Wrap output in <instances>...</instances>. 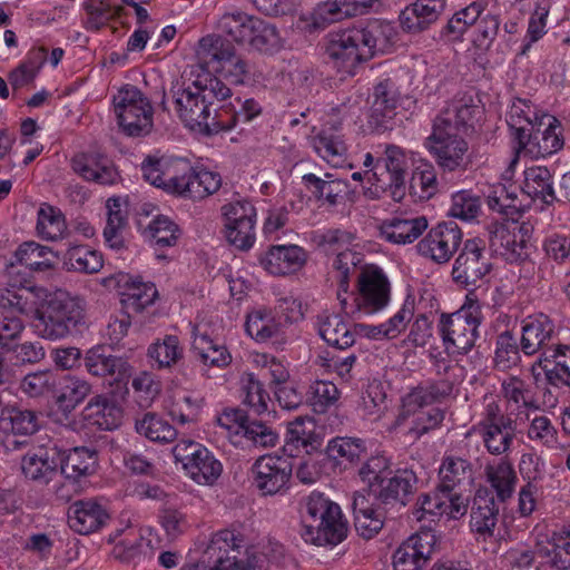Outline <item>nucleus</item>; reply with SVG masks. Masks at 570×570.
Returning a JSON list of instances; mask_svg holds the SVG:
<instances>
[{
    "label": "nucleus",
    "mask_w": 570,
    "mask_h": 570,
    "mask_svg": "<svg viewBox=\"0 0 570 570\" xmlns=\"http://www.w3.org/2000/svg\"><path fill=\"white\" fill-rule=\"evenodd\" d=\"M563 137L561 134V125L559 120L551 115H540L539 124L532 128L525 138L517 140L514 147V155L511 158L508 169L504 173L507 178H511L514 168L519 163L520 154L530 157L531 159H540L551 156L563 147Z\"/></svg>",
    "instance_id": "obj_10"
},
{
    "label": "nucleus",
    "mask_w": 570,
    "mask_h": 570,
    "mask_svg": "<svg viewBox=\"0 0 570 570\" xmlns=\"http://www.w3.org/2000/svg\"><path fill=\"white\" fill-rule=\"evenodd\" d=\"M485 475L488 482L495 490L501 500H505L512 495L517 482V474L509 461L500 459L499 461L488 464L485 466Z\"/></svg>",
    "instance_id": "obj_53"
},
{
    "label": "nucleus",
    "mask_w": 570,
    "mask_h": 570,
    "mask_svg": "<svg viewBox=\"0 0 570 570\" xmlns=\"http://www.w3.org/2000/svg\"><path fill=\"white\" fill-rule=\"evenodd\" d=\"M493 361L500 371L512 368L520 362L519 345L511 332L504 331L497 336Z\"/></svg>",
    "instance_id": "obj_62"
},
{
    "label": "nucleus",
    "mask_w": 570,
    "mask_h": 570,
    "mask_svg": "<svg viewBox=\"0 0 570 570\" xmlns=\"http://www.w3.org/2000/svg\"><path fill=\"white\" fill-rule=\"evenodd\" d=\"M176 462L199 485H214L223 472V464L204 445L194 441H179L173 449Z\"/></svg>",
    "instance_id": "obj_12"
},
{
    "label": "nucleus",
    "mask_w": 570,
    "mask_h": 570,
    "mask_svg": "<svg viewBox=\"0 0 570 570\" xmlns=\"http://www.w3.org/2000/svg\"><path fill=\"white\" fill-rule=\"evenodd\" d=\"M490 245L507 259H517L523 255V240H518L517 235L504 225L495 226L494 230L491 232Z\"/></svg>",
    "instance_id": "obj_64"
},
{
    "label": "nucleus",
    "mask_w": 570,
    "mask_h": 570,
    "mask_svg": "<svg viewBox=\"0 0 570 570\" xmlns=\"http://www.w3.org/2000/svg\"><path fill=\"white\" fill-rule=\"evenodd\" d=\"M514 3L519 11L529 14L527 33L520 49V55L524 56L529 52L531 46L548 32L551 1L514 0Z\"/></svg>",
    "instance_id": "obj_31"
},
{
    "label": "nucleus",
    "mask_w": 570,
    "mask_h": 570,
    "mask_svg": "<svg viewBox=\"0 0 570 570\" xmlns=\"http://www.w3.org/2000/svg\"><path fill=\"white\" fill-rule=\"evenodd\" d=\"M144 233L160 248L175 246L181 234L178 225L165 215L153 218Z\"/></svg>",
    "instance_id": "obj_59"
},
{
    "label": "nucleus",
    "mask_w": 570,
    "mask_h": 570,
    "mask_svg": "<svg viewBox=\"0 0 570 570\" xmlns=\"http://www.w3.org/2000/svg\"><path fill=\"white\" fill-rule=\"evenodd\" d=\"M462 230L454 222L439 223L417 243V253L436 264L448 263L462 243Z\"/></svg>",
    "instance_id": "obj_17"
},
{
    "label": "nucleus",
    "mask_w": 570,
    "mask_h": 570,
    "mask_svg": "<svg viewBox=\"0 0 570 570\" xmlns=\"http://www.w3.org/2000/svg\"><path fill=\"white\" fill-rule=\"evenodd\" d=\"M39 430L36 412L17 405H6L0 412V435L9 450L17 449L21 442L14 438L29 436Z\"/></svg>",
    "instance_id": "obj_19"
},
{
    "label": "nucleus",
    "mask_w": 570,
    "mask_h": 570,
    "mask_svg": "<svg viewBox=\"0 0 570 570\" xmlns=\"http://www.w3.org/2000/svg\"><path fill=\"white\" fill-rule=\"evenodd\" d=\"M71 167L82 179L99 185H112L119 177L110 160L98 154H78L71 159Z\"/></svg>",
    "instance_id": "obj_33"
},
{
    "label": "nucleus",
    "mask_w": 570,
    "mask_h": 570,
    "mask_svg": "<svg viewBox=\"0 0 570 570\" xmlns=\"http://www.w3.org/2000/svg\"><path fill=\"white\" fill-rule=\"evenodd\" d=\"M481 112V108L474 104L472 97L463 96L452 100L443 108L433 124L465 135L470 128H473L474 121Z\"/></svg>",
    "instance_id": "obj_28"
},
{
    "label": "nucleus",
    "mask_w": 570,
    "mask_h": 570,
    "mask_svg": "<svg viewBox=\"0 0 570 570\" xmlns=\"http://www.w3.org/2000/svg\"><path fill=\"white\" fill-rule=\"evenodd\" d=\"M491 271L490 258L480 239H468L454 261L453 281L464 288L479 287Z\"/></svg>",
    "instance_id": "obj_16"
},
{
    "label": "nucleus",
    "mask_w": 570,
    "mask_h": 570,
    "mask_svg": "<svg viewBox=\"0 0 570 570\" xmlns=\"http://www.w3.org/2000/svg\"><path fill=\"white\" fill-rule=\"evenodd\" d=\"M158 297L155 284L132 278L126 283V291L122 292L121 302L128 311L142 312L153 305Z\"/></svg>",
    "instance_id": "obj_50"
},
{
    "label": "nucleus",
    "mask_w": 570,
    "mask_h": 570,
    "mask_svg": "<svg viewBox=\"0 0 570 570\" xmlns=\"http://www.w3.org/2000/svg\"><path fill=\"white\" fill-rule=\"evenodd\" d=\"M534 548L542 566L554 570L570 569V532L538 531Z\"/></svg>",
    "instance_id": "obj_23"
},
{
    "label": "nucleus",
    "mask_w": 570,
    "mask_h": 570,
    "mask_svg": "<svg viewBox=\"0 0 570 570\" xmlns=\"http://www.w3.org/2000/svg\"><path fill=\"white\" fill-rule=\"evenodd\" d=\"M471 464L462 458L446 456L439 469L440 483L435 490L417 498L420 507L417 515L422 520L425 514L459 520L466 514L469 498L456 491L461 484L470 481Z\"/></svg>",
    "instance_id": "obj_3"
},
{
    "label": "nucleus",
    "mask_w": 570,
    "mask_h": 570,
    "mask_svg": "<svg viewBox=\"0 0 570 570\" xmlns=\"http://www.w3.org/2000/svg\"><path fill=\"white\" fill-rule=\"evenodd\" d=\"M472 431L482 439L484 448L493 455L508 452L514 439L511 422L493 425L475 424Z\"/></svg>",
    "instance_id": "obj_46"
},
{
    "label": "nucleus",
    "mask_w": 570,
    "mask_h": 570,
    "mask_svg": "<svg viewBox=\"0 0 570 570\" xmlns=\"http://www.w3.org/2000/svg\"><path fill=\"white\" fill-rule=\"evenodd\" d=\"M292 473V460L281 455H262L250 468L253 485L264 497L285 493Z\"/></svg>",
    "instance_id": "obj_15"
},
{
    "label": "nucleus",
    "mask_w": 570,
    "mask_h": 570,
    "mask_svg": "<svg viewBox=\"0 0 570 570\" xmlns=\"http://www.w3.org/2000/svg\"><path fill=\"white\" fill-rule=\"evenodd\" d=\"M65 265L69 271L95 274L104 267V258L88 246H72L65 254Z\"/></svg>",
    "instance_id": "obj_55"
},
{
    "label": "nucleus",
    "mask_w": 570,
    "mask_h": 570,
    "mask_svg": "<svg viewBox=\"0 0 570 570\" xmlns=\"http://www.w3.org/2000/svg\"><path fill=\"white\" fill-rule=\"evenodd\" d=\"M18 263L33 272H46L53 268L56 255L51 248L36 242H26L16 250Z\"/></svg>",
    "instance_id": "obj_51"
},
{
    "label": "nucleus",
    "mask_w": 570,
    "mask_h": 570,
    "mask_svg": "<svg viewBox=\"0 0 570 570\" xmlns=\"http://www.w3.org/2000/svg\"><path fill=\"white\" fill-rule=\"evenodd\" d=\"M301 518V535L307 543L338 544L346 538L347 521L340 505L321 492L314 491L304 499Z\"/></svg>",
    "instance_id": "obj_6"
},
{
    "label": "nucleus",
    "mask_w": 570,
    "mask_h": 570,
    "mask_svg": "<svg viewBox=\"0 0 570 570\" xmlns=\"http://www.w3.org/2000/svg\"><path fill=\"white\" fill-rule=\"evenodd\" d=\"M522 193L533 200L550 205L556 200L552 175L547 167L532 166L524 171Z\"/></svg>",
    "instance_id": "obj_42"
},
{
    "label": "nucleus",
    "mask_w": 570,
    "mask_h": 570,
    "mask_svg": "<svg viewBox=\"0 0 570 570\" xmlns=\"http://www.w3.org/2000/svg\"><path fill=\"white\" fill-rule=\"evenodd\" d=\"M53 397L57 405L67 412L75 410L91 393V384L82 377L67 374L58 375Z\"/></svg>",
    "instance_id": "obj_39"
},
{
    "label": "nucleus",
    "mask_w": 570,
    "mask_h": 570,
    "mask_svg": "<svg viewBox=\"0 0 570 570\" xmlns=\"http://www.w3.org/2000/svg\"><path fill=\"white\" fill-rule=\"evenodd\" d=\"M306 262V250L297 245L271 246L261 258L264 269L276 276L295 274L305 266Z\"/></svg>",
    "instance_id": "obj_26"
},
{
    "label": "nucleus",
    "mask_w": 570,
    "mask_h": 570,
    "mask_svg": "<svg viewBox=\"0 0 570 570\" xmlns=\"http://www.w3.org/2000/svg\"><path fill=\"white\" fill-rule=\"evenodd\" d=\"M37 234L46 240H59L67 234V223L60 209L42 204L38 210Z\"/></svg>",
    "instance_id": "obj_52"
},
{
    "label": "nucleus",
    "mask_w": 570,
    "mask_h": 570,
    "mask_svg": "<svg viewBox=\"0 0 570 570\" xmlns=\"http://www.w3.org/2000/svg\"><path fill=\"white\" fill-rule=\"evenodd\" d=\"M83 9L87 13L83 27L89 31L99 30L120 11V8L114 7L110 0H86Z\"/></svg>",
    "instance_id": "obj_63"
},
{
    "label": "nucleus",
    "mask_w": 570,
    "mask_h": 570,
    "mask_svg": "<svg viewBox=\"0 0 570 570\" xmlns=\"http://www.w3.org/2000/svg\"><path fill=\"white\" fill-rule=\"evenodd\" d=\"M85 413L86 417L101 430H112L120 424V410L101 396L91 400L85 407Z\"/></svg>",
    "instance_id": "obj_58"
},
{
    "label": "nucleus",
    "mask_w": 570,
    "mask_h": 570,
    "mask_svg": "<svg viewBox=\"0 0 570 570\" xmlns=\"http://www.w3.org/2000/svg\"><path fill=\"white\" fill-rule=\"evenodd\" d=\"M498 521V507L494 498L488 493L478 492L474 497L470 527L471 530L480 535L487 537L493 533Z\"/></svg>",
    "instance_id": "obj_41"
},
{
    "label": "nucleus",
    "mask_w": 570,
    "mask_h": 570,
    "mask_svg": "<svg viewBox=\"0 0 570 570\" xmlns=\"http://www.w3.org/2000/svg\"><path fill=\"white\" fill-rule=\"evenodd\" d=\"M443 370L445 374L444 377H440L426 385L417 386L403 396V411L407 413L414 412L415 409L438 402L453 392L458 382L454 376L449 374L452 367L444 364Z\"/></svg>",
    "instance_id": "obj_29"
},
{
    "label": "nucleus",
    "mask_w": 570,
    "mask_h": 570,
    "mask_svg": "<svg viewBox=\"0 0 570 570\" xmlns=\"http://www.w3.org/2000/svg\"><path fill=\"white\" fill-rule=\"evenodd\" d=\"M191 168L187 159L173 156L148 157L141 164L142 176L147 181L179 196L186 193L185 185L188 183Z\"/></svg>",
    "instance_id": "obj_13"
},
{
    "label": "nucleus",
    "mask_w": 570,
    "mask_h": 570,
    "mask_svg": "<svg viewBox=\"0 0 570 570\" xmlns=\"http://www.w3.org/2000/svg\"><path fill=\"white\" fill-rule=\"evenodd\" d=\"M59 463L55 445H38L30 449L21 459L23 475L35 482L47 484L57 475Z\"/></svg>",
    "instance_id": "obj_25"
},
{
    "label": "nucleus",
    "mask_w": 570,
    "mask_h": 570,
    "mask_svg": "<svg viewBox=\"0 0 570 570\" xmlns=\"http://www.w3.org/2000/svg\"><path fill=\"white\" fill-rule=\"evenodd\" d=\"M392 28L373 21L366 27H353L331 33L325 52L333 66L346 75H354L361 61L368 60L384 49Z\"/></svg>",
    "instance_id": "obj_2"
},
{
    "label": "nucleus",
    "mask_w": 570,
    "mask_h": 570,
    "mask_svg": "<svg viewBox=\"0 0 570 570\" xmlns=\"http://www.w3.org/2000/svg\"><path fill=\"white\" fill-rule=\"evenodd\" d=\"M541 355L547 381L553 386L570 389V345L557 344Z\"/></svg>",
    "instance_id": "obj_38"
},
{
    "label": "nucleus",
    "mask_w": 570,
    "mask_h": 570,
    "mask_svg": "<svg viewBox=\"0 0 570 570\" xmlns=\"http://www.w3.org/2000/svg\"><path fill=\"white\" fill-rule=\"evenodd\" d=\"M36 328L40 337L49 341L65 340L86 323V303L66 291L47 289L37 314Z\"/></svg>",
    "instance_id": "obj_4"
},
{
    "label": "nucleus",
    "mask_w": 570,
    "mask_h": 570,
    "mask_svg": "<svg viewBox=\"0 0 570 570\" xmlns=\"http://www.w3.org/2000/svg\"><path fill=\"white\" fill-rule=\"evenodd\" d=\"M58 383V375L53 371L41 370L24 375L19 386L23 394L37 399L53 395Z\"/></svg>",
    "instance_id": "obj_57"
},
{
    "label": "nucleus",
    "mask_w": 570,
    "mask_h": 570,
    "mask_svg": "<svg viewBox=\"0 0 570 570\" xmlns=\"http://www.w3.org/2000/svg\"><path fill=\"white\" fill-rule=\"evenodd\" d=\"M425 146L433 155L436 164L448 171L465 169L470 163L469 144L456 131L433 124L432 132Z\"/></svg>",
    "instance_id": "obj_14"
},
{
    "label": "nucleus",
    "mask_w": 570,
    "mask_h": 570,
    "mask_svg": "<svg viewBox=\"0 0 570 570\" xmlns=\"http://www.w3.org/2000/svg\"><path fill=\"white\" fill-rule=\"evenodd\" d=\"M428 227L429 222L425 216L402 213L384 219L379 230L385 242L407 245L419 239Z\"/></svg>",
    "instance_id": "obj_22"
},
{
    "label": "nucleus",
    "mask_w": 570,
    "mask_h": 570,
    "mask_svg": "<svg viewBox=\"0 0 570 570\" xmlns=\"http://www.w3.org/2000/svg\"><path fill=\"white\" fill-rule=\"evenodd\" d=\"M83 362L88 373L94 376H110L116 382H122L131 375L130 364L125 358L110 354L104 345L89 348Z\"/></svg>",
    "instance_id": "obj_27"
},
{
    "label": "nucleus",
    "mask_w": 570,
    "mask_h": 570,
    "mask_svg": "<svg viewBox=\"0 0 570 570\" xmlns=\"http://www.w3.org/2000/svg\"><path fill=\"white\" fill-rule=\"evenodd\" d=\"M416 481L413 471L397 470L393 476L380 480L377 499L384 504L405 505L407 498L414 491Z\"/></svg>",
    "instance_id": "obj_37"
},
{
    "label": "nucleus",
    "mask_w": 570,
    "mask_h": 570,
    "mask_svg": "<svg viewBox=\"0 0 570 570\" xmlns=\"http://www.w3.org/2000/svg\"><path fill=\"white\" fill-rule=\"evenodd\" d=\"M135 429L138 434L153 442L169 443L177 436L176 429L156 413H146L136 421Z\"/></svg>",
    "instance_id": "obj_54"
},
{
    "label": "nucleus",
    "mask_w": 570,
    "mask_h": 570,
    "mask_svg": "<svg viewBox=\"0 0 570 570\" xmlns=\"http://www.w3.org/2000/svg\"><path fill=\"white\" fill-rule=\"evenodd\" d=\"M282 327L283 323L265 307L253 309L246 316L245 330L252 338L259 343L279 336Z\"/></svg>",
    "instance_id": "obj_43"
},
{
    "label": "nucleus",
    "mask_w": 570,
    "mask_h": 570,
    "mask_svg": "<svg viewBox=\"0 0 570 570\" xmlns=\"http://www.w3.org/2000/svg\"><path fill=\"white\" fill-rule=\"evenodd\" d=\"M373 1L328 0L316 6L325 28L348 17L368 12Z\"/></svg>",
    "instance_id": "obj_47"
},
{
    "label": "nucleus",
    "mask_w": 570,
    "mask_h": 570,
    "mask_svg": "<svg viewBox=\"0 0 570 570\" xmlns=\"http://www.w3.org/2000/svg\"><path fill=\"white\" fill-rule=\"evenodd\" d=\"M212 562L196 564L198 570H255L257 557L245 543L244 535L232 529L215 532L205 550Z\"/></svg>",
    "instance_id": "obj_8"
},
{
    "label": "nucleus",
    "mask_w": 570,
    "mask_h": 570,
    "mask_svg": "<svg viewBox=\"0 0 570 570\" xmlns=\"http://www.w3.org/2000/svg\"><path fill=\"white\" fill-rule=\"evenodd\" d=\"M444 8L445 0H416L401 12V24L409 32L422 31L439 19Z\"/></svg>",
    "instance_id": "obj_35"
},
{
    "label": "nucleus",
    "mask_w": 570,
    "mask_h": 570,
    "mask_svg": "<svg viewBox=\"0 0 570 570\" xmlns=\"http://www.w3.org/2000/svg\"><path fill=\"white\" fill-rule=\"evenodd\" d=\"M47 297V288L27 279L10 278L0 286V309L17 314L37 316L40 305Z\"/></svg>",
    "instance_id": "obj_18"
},
{
    "label": "nucleus",
    "mask_w": 570,
    "mask_h": 570,
    "mask_svg": "<svg viewBox=\"0 0 570 570\" xmlns=\"http://www.w3.org/2000/svg\"><path fill=\"white\" fill-rule=\"evenodd\" d=\"M303 181L317 199H324L331 206L340 204L348 188L346 180L335 178L332 174H325V178L306 174Z\"/></svg>",
    "instance_id": "obj_44"
},
{
    "label": "nucleus",
    "mask_w": 570,
    "mask_h": 570,
    "mask_svg": "<svg viewBox=\"0 0 570 570\" xmlns=\"http://www.w3.org/2000/svg\"><path fill=\"white\" fill-rule=\"evenodd\" d=\"M232 90L222 79L209 76L196 80L175 94V108L181 121L193 131L216 135L233 128L232 121L224 120V111L218 112L216 101L230 98Z\"/></svg>",
    "instance_id": "obj_1"
},
{
    "label": "nucleus",
    "mask_w": 570,
    "mask_h": 570,
    "mask_svg": "<svg viewBox=\"0 0 570 570\" xmlns=\"http://www.w3.org/2000/svg\"><path fill=\"white\" fill-rule=\"evenodd\" d=\"M98 456L95 450L77 446L68 451L61 465L62 473L69 479L91 475L97 468Z\"/></svg>",
    "instance_id": "obj_49"
},
{
    "label": "nucleus",
    "mask_w": 570,
    "mask_h": 570,
    "mask_svg": "<svg viewBox=\"0 0 570 570\" xmlns=\"http://www.w3.org/2000/svg\"><path fill=\"white\" fill-rule=\"evenodd\" d=\"M222 185L220 176L217 173L207 169L194 170L189 176L188 183L185 185L186 193L184 197L191 199H203L216 193Z\"/></svg>",
    "instance_id": "obj_60"
},
{
    "label": "nucleus",
    "mask_w": 570,
    "mask_h": 570,
    "mask_svg": "<svg viewBox=\"0 0 570 570\" xmlns=\"http://www.w3.org/2000/svg\"><path fill=\"white\" fill-rule=\"evenodd\" d=\"M434 546L435 535L431 531L411 535L394 552V570H422L431 558Z\"/></svg>",
    "instance_id": "obj_21"
},
{
    "label": "nucleus",
    "mask_w": 570,
    "mask_h": 570,
    "mask_svg": "<svg viewBox=\"0 0 570 570\" xmlns=\"http://www.w3.org/2000/svg\"><path fill=\"white\" fill-rule=\"evenodd\" d=\"M109 514L96 499L78 500L68 510L69 527L80 533L89 534L104 527Z\"/></svg>",
    "instance_id": "obj_30"
},
{
    "label": "nucleus",
    "mask_w": 570,
    "mask_h": 570,
    "mask_svg": "<svg viewBox=\"0 0 570 570\" xmlns=\"http://www.w3.org/2000/svg\"><path fill=\"white\" fill-rule=\"evenodd\" d=\"M184 355V350L176 335H166L148 347V356L158 368H168L175 365Z\"/></svg>",
    "instance_id": "obj_56"
},
{
    "label": "nucleus",
    "mask_w": 570,
    "mask_h": 570,
    "mask_svg": "<svg viewBox=\"0 0 570 570\" xmlns=\"http://www.w3.org/2000/svg\"><path fill=\"white\" fill-rule=\"evenodd\" d=\"M390 299V282L383 271L373 265L361 269L354 293L338 298L343 312L355 317L382 312Z\"/></svg>",
    "instance_id": "obj_7"
},
{
    "label": "nucleus",
    "mask_w": 570,
    "mask_h": 570,
    "mask_svg": "<svg viewBox=\"0 0 570 570\" xmlns=\"http://www.w3.org/2000/svg\"><path fill=\"white\" fill-rule=\"evenodd\" d=\"M323 439L317 432V426L312 417H296L288 424L285 450L289 455H299L301 453H312L321 448Z\"/></svg>",
    "instance_id": "obj_32"
},
{
    "label": "nucleus",
    "mask_w": 570,
    "mask_h": 570,
    "mask_svg": "<svg viewBox=\"0 0 570 570\" xmlns=\"http://www.w3.org/2000/svg\"><path fill=\"white\" fill-rule=\"evenodd\" d=\"M311 145L318 157L333 167H342L347 160V144L336 128L322 129L312 137Z\"/></svg>",
    "instance_id": "obj_34"
},
{
    "label": "nucleus",
    "mask_w": 570,
    "mask_h": 570,
    "mask_svg": "<svg viewBox=\"0 0 570 570\" xmlns=\"http://www.w3.org/2000/svg\"><path fill=\"white\" fill-rule=\"evenodd\" d=\"M191 350L205 366L225 367L232 362V355L226 346L199 333L197 327L193 330Z\"/></svg>",
    "instance_id": "obj_45"
},
{
    "label": "nucleus",
    "mask_w": 570,
    "mask_h": 570,
    "mask_svg": "<svg viewBox=\"0 0 570 570\" xmlns=\"http://www.w3.org/2000/svg\"><path fill=\"white\" fill-rule=\"evenodd\" d=\"M217 30L232 43L273 55L284 48V39L276 26L240 9L225 10L217 20Z\"/></svg>",
    "instance_id": "obj_5"
},
{
    "label": "nucleus",
    "mask_w": 570,
    "mask_h": 570,
    "mask_svg": "<svg viewBox=\"0 0 570 570\" xmlns=\"http://www.w3.org/2000/svg\"><path fill=\"white\" fill-rule=\"evenodd\" d=\"M556 336L553 321L543 313L529 315L522 322L521 350L525 355L538 352L544 353L547 348L554 347L552 341Z\"/></svg>",
    "instance_id": "obj_24"
},
{
    "label": "nucleus",
    "mask_w": 570,
    "mask_h": 570,
    "mask_svg": "<svg viewBox=\"0 0 570 570\" xmlns=\"http://www.w3.org/2000/svg\"><path fill=\"white\" fill-rule=\"evenodd\" d=\"M198 55L216 73L233 85H244L252 79L250 62L228 39L214 35L202 38Z\"/></svg>",
    "instance_id": "obj_9"
},
{
    "label": "nucleus",
    "mask_w": 570,
    "mask_h": 570,
    "mask_svg": "<svg viewBox=\"0 0 570 570\" xmlns=\"http://www.w3.org/2000/svg\"><path fill=\"white\" fill-rule=\"evenodd\" d=\"M318 333L328 345L340 350L351 347L356 340L354 324L345 321L338 314L320 315Z\"/></svg>",
    "instance_id": "obj_36"
},
{
    "label": "nucleus",
    "mask_w": 570,
    "mask_h": 570,
    "mask_svg": "<svg viewBox=\"0 0 570 570\" xmlns=\"http://www.w3.org/2000/svg\"><path fill=\"white\" fill-rule=\"evenodd\" d=\"M326 451L335 461L354 462L366 454V445L364 440L358 438L337 436L328 442Z\"/></svg>",
    "instance_id": "obj_61"
},
{
    "label": "nucleus",
    "mask_w": 570,
    "mask_h": 570,
    "mask_svg": "<svg viewBox=\"0 0 570 570\" xmlns=\"http://www.w3.org/2000/svg\"><path fill=\"white\" fill-rule=\"evenodd\" d=\"M438 331L444 352L451 357L466 355L473 348L479 336V332L470 327L469 324L449 314L440 316Z\"/></svg>",
    "instance_id": "obj_20"
},
{
    "label": "nucleus",
    "mask_w": 570,
    "mask_h": 570,
    "mask_svg": "<svg viewBox=\"0 0 570 570\" xmlns=\"http://www.w3.org/2000/svg\"><path fill=\"white\" fill-rule=\"evenodd\" d=\"M114 111L122 131L128 136H140L153 127V107L142 92L134 86H125L112 99Z\"/></svg>",
    "instance_id": "obj_11"
},
{
    "label": "nucleus",
    "mask_w": 570,
    "mask_h": 570,
    "mask_svg": "<svg viewBox=\"0 0 570 570\" xmlns=\"http://www.w3.org/2000/svg\"><path fill=\"white\" fill-rule=\"evenodd\" d=\"M540 121L534 106L525 99H515L507 112V124L515 140L527 137L528 128H534Z\"/></svg>",
    "instance_id": "obj_48"
},
{
    "label": "nucleus",
    "mask_w": 570,
    "mask_h": 570,
    "mask_svg": "<svg viewBox=\"0 0 570 570\" xmlns=\"http://www.w3.org/2000/svg\"><path fill=\"white\" fill-rule=\"evenodd\" d=\"M356 531L364 538L375 535L384 524V513L374 508L368 497L355 493L352 502Z\"/></svg>",
    "instance_id": "obj_40"
}]
</instances>
